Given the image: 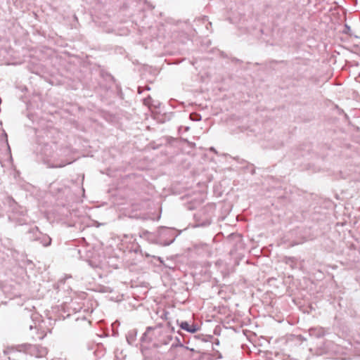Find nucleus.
I'll return each mask as SVG.
<instances>
[{
	"label": "nucleus",
	"mask_w": 360,
	"mask_h": 360,
	"mask_svg": "<svg viewBox=\"0 0 360 360\" xmlns=\"http://www.w3.org/2000/svg\"><path fill=\"white\" fill-rule=\"evenodd\" d=\"M181 329L191 333H195L197 330V328L195 326L189 325L187 322L181 323Z\"/></svg>",
	"instance_id": "nucleus-1"
}]
</instances>
